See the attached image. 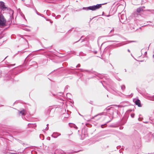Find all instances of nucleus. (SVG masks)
Listing matches in <instances>:
<instances>
[{
	"instance_id": "obj_1",
	"label": "nucleus",
	"mask_w": 154,
	"mask_h": 154,
	"mask_svg": "<svg viewBox=\"0 0 154 154\" xmlns=\"http://www.w3.org/2000/svg\"><path fill=\"white\" fill-rule=\"evenodd\" d=\"M106 3H107L102 4H97L95 5L90 6L87 8H84L83 9H86L87 10H91L92 11H94L101 8L102 7V5H104Z\"/></svg>"
},
{
	"instance_id": "obj_2",
	"label": "nucleus",
	"mask_w": 154,
	"mask_h": 154,
	"mask_svg": "<svg viewBox=\"0 0 154 154\" xmlns=\"http://www.w3.org/2000/svg\"><path fill=\"white\" fill-rule=\"evenodd\" d=\"M0 8L2 10L6 11H9V8L5 5V3L2 1L0 2Z\"/></svg>"
},
{
	"instance_id": "obj_3",
	"label": "nucleus",
	"mask_w": 154,
	"mask_h": 154,
	"mask_svg": "<svg viewBox=\"0 0 154 154\" xmlns=\"http://www.w3.org/2000/svg\"><path fill=\"white\" fill-rule=\"evenodd\" d=\"M6 21L2 14H0V26H4L5 25Z\"/></svg>"
},
{
	"instance_id": "obj_4",
	"label": "nucleus",
	"mask_w": 154,
	"mask_h": 154,
	"mask_svg": "<svg viewBox=\"0 0 154 154\" xmlns=\"http://www.w3.org/2000/svg\"><path fill=\"white\" fill-rule=\"evenodd\" d=\"M26 114V111L24 110L23 109L22 110L19 111V115L21 114L22 115H25Z\"/></svg>"
},
{
	"instance_id": "obj_5",
	"label": "nucleus",
	"mask_w": 154,
	"mask_h": 154,
	"mask_svg": "<svg viewBox=\"0 0 154 154\" xmlns=\"http://www.w3.org/2000/svg\"><path fill=\"white\" fill-rule=\"evenodd\" d=\"M135 103L137 105L138 107H140L141 106L140 100L137 99L135 101Z\"/></svg>"
},
{
	"instance_id": "obj_6",
	"label": "nucleus",
	"mask_w": 154,
	"mask_h": 154,
	"mask_svg": "<svg viewBox=\"0 0 154 154\" xmlns=\"http://www.w3.org/2000/svg\"><path fill=\"white\" fill-rule=\"evenodd\" d=\"M4 80L6 81H9V75H5L4 76Z\"/></svg>"
},
{
	"instance_id": "obj_7",
	"label": "nucleus",
	"mask_w": 154,
	"mask_h": 154,
	"mask_svg": "<svg viewBox=\"0 0 154 154\" xmlns=\"http://www.w3.org/2000/svg\"><path fill=\"white\" fill-rule=\"evenodd\" d=\"M12 14V20L11 21V22H12V21L13 20V23H14V11L13 10H10V14Z\"/></svg>"
},
{
	"instance_id": "obj_8",
	"label": "nucleus",
	"mask_w": 154,
	"mask_h": 154,
	"mask_svg": "<svg viewBox=\"0 0 154 154\" xmlns=\"http://www.w3.org/2000/svg\"><path fill=\"white\" fill-rule=\"evenodd\" d=\"M5 64H6L5 66L9 67V66H10V63L9 62V60H8V61H6V62L5 61Z\"/></svg>"
},
{
	"instance_id": "obj_9",
	"label": "nucleus",
	"mask_w": 154,
	"mask_h": 154,
	"mask_svg": "<svg viewBox=\"0 0 154 154\" xmlns=\"http://www.w3.org/2000/svg\"><path fill=\"white\" fill-rule=\"evenodd\" d=\"M142 11H143V10L142 9V8H140L137 9V13H139Z\"/></svg>"
},
{
	"instance_id": "obj_10",
	"label": "nucleus",
	"mask_w": 154,
	"mask_h": 154,
	"mask_svg": "<svg viewBox=\"0 0 154 154\" xmlns=\"http://www.w3.org/2000/svg\"><path fill=\"white\" fill-rule=\"evenodd\" d=\"M103 115V113H99V114H98L97 115H96L95 116H94L92 117L91 119H94L95 118L97 117V116H98L99 115H100V116H102Z\"/></svg>"
},
{
	"instance_id": "obj_11",
	"label": "nucleus",
	"mask_w": 154,
	"mask_h": 154,
	"mask_svg": "<svg viewBox=\"0 0 154 154\" xmlns=\"http://www.w3.org/2000/svg\"><path fill=\"white\" fill-rule=\"evenodd\" d=\"M2 76V73L1 72H0V79L1 78Z\"/></svg>"
},
{
	"instance_id": "obj_12",
	"label": "nucleus",
	"mask_w": 154,
	"mask_h": 154,
	"mask_svg": "<svg viewBox=\"0 0 154 154\" xmlns=\"http://www.w3.org/2000/svg\"><path fill=\"white\" fill-rule=\"evenodd\" d=\"M103 125H101V127L102 128H103Z\"/></svg>"
},
{
	"instance_id": "obj_13",
	"label": "nucleus",
	"mask_w": 154,
	"mask_h": 154,
	"mask_svg": "<svg viewBox=\"0 0 154 154\" xmlns=\"http://www.w3.org/2000/svg\"><path fill=\"white\" fill-rule=\"evenodd\" d=\"M8 152V153L9 152V150L8 149V152ZM7 153V152H6L5 153Z\"/></svg>"
},
{
	"instance_id": "obj_14",
	"label": "nucleus",
	"mask_w": 154,
	"mask_h": 154,
	"mask_svg": "<svg viewBox=\"0 0 154 154\" xmlns=\"http://www.w3.org/2000/svg\"><path fill=\"white\" fill-rule=\"evenodd\" d=\"M100 118H98V119H96V120H98V119H99Z\"/></svg>"
},
{
	"instance_id": "obj_15",
	"label": "nucleus",
	"mask_w": 154,
	"mask_h": 154,
	"mask_svg": "<svg viewBox=\"0 0 154 154\" xmlns=\"http://www.w3.org/2000/svg\"><path fill=\"white\" fill-rule=\"evenodd\" d=\"M7 57H8V56H7L6 57H5V59Z\"/></svg>"
}]
</instances>
